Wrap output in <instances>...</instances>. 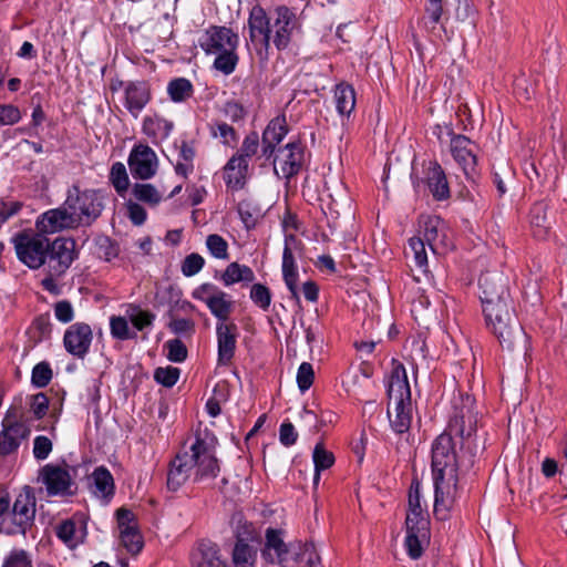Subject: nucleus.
<instances>
[{"mask_svg":"<svg viewBox=\"0 0 567 567\" xmlns=\"http://www.w3.org/2000/svg\"><path fill=\"white\" fill-rule=\"evenodd\" d=\"M423 173L424 178L414 182V186L419 187L421 183H425L434 199H447L450 197V187L442 166L436 161L424 162Z\"/></svg>","mask_w":567,"mask_h":567,"instance_id":"nucleus-21","label":"nucleus"},{"mask_svg":"<svg viewBox=\"0 0 567 567\" xmlns=\"http://www.w3.org/2000/svg\"><path fill=\"white\" fill-rule=\"evenodd\" d=\"M315 372L309 362H302L297 372V384L301 392H306L313 383Z\"/></svg>","mask_w":567,"mask_h":567,"instance_id":"nucleus-60","label":"nucleus"},{"mask_svg":"<svg viewBox=\"0 0 567 567\" xmlns=\"http://www.w3.org/2000/svg\"><path fill=\"white\" fill-rule=\"evenodd\" d=\"M167 359L175 363H182L187 358V348L181 339H172L165 342Z\"/></svg>","mask_w":567,"mask_h":567,"instance_id":"nucleus-54","label":"nucleus"},{"mask_svg":"<svg viewBox=\"0 0 567 567\" xmlns=\"http://www.w3.org/2000/svg\"><path fill=\"white\" fill-rule=\"evenodd\" d=\"M214 54L216 55V58L214 60L213 66L217 71L221 72L225 75H229L236 70V66L239 61L237 49H229Z\"/></svg>","mask_w":567,"mask_h":567,"instance_id":"nucleus-40","label":"nucleus"},{"mask_svg":"<svg viewBox=\"0 0 567 567\" xmlns=\"http://www.w3.org/2000/svg\"><path fill=\"white\" fill-rule=\"evenodd\" d=\"M128 165L134 177L148 179L156 173L157 157L150 146L138 145L132 150Z\"/></svg>","mask_w":567,"mask_h":567,"instance_id":"nucleus-22","label":"nucleus"},{"mask_svg":"<svg viewBox=\"0 0 567 567\" xmlns=\"http://www.w3.org/2000/svg\"><path fill=\"white\" fill-rule=\"evenodd\" d=\"M76 218L71 214L65 202L58 208L47 210L38 219V234H54L66 229H76Z\"/></svg>","mask_w":567,"mask_h":567,"instance_id":"nucleus-18","label":"nucleus"},{"mask_svg":"<svg viewBox=\"0 0 567 567\" xmlns=\"http://www.w3.org/2000/svg\"><path fill=\"white\" fill-rule=\"evenodd\" d=\"M423 236V240L435 255H445L454 247L444 220L437 216H429L424 220Z\"/></svg>","mask_w":567,"mask_h":567,"instance_id":"nucleus-15","label":"nucleus"},{"mask_svg":"<svg viewBox=\"0 0 567 567\" xmlns=\"http://www.w3.org/2000/svg\"><path fill=\"white\" fill-rule=\"evenodd\" d=\"M166 316L168 318L167 328L172 333L179 337H192L195 333L196 323L193 319L178 318L174 313V309H168Z\"/></svg>","mask_w":567,"mask_h":567,"instance_id":"nucleus-37","label":"nucleus"},{"mask_svg":"<svg viewBox=\"0 0 567 567\" xmlns=\"http://www.w3.org/2000/svg\"><path fill=\"white\" fill-rule=\"evenodd\" d=\"M123 86V105L137 118L152 100L151 86L146 81L121 82Z\"/></svg>","mask_w":567,"mask_h":567,"instance_id":"nucleus-16","label":"nucleus"},{"mask_svg":"<svg viewBox=\"0 0 567 567\" xmlns=\"http://www.w3.org/2000/svg\"><path fill=\"white\" fill-rule=\"evenodd\" d=\"M28 420L22 410H16L3 419L0 432V455L12 453L29 436L31 427L27 424Z\"/></svg>","mask_w":567,"mask_h":567,"instance_id":"nucleus-7","label":"nucleus"},{"mask_svg":"<svg viewBox=\"0 0 567 567\" xmlns=\"http://www.w3.org/2000/svg\"><path fill=\"white\" fill-rule=\"evenodd\" d=\"M509 302L511 298L494 301L482 307L487 328L497 338L503 348L513 350L515 344L524 339L525 333L509 309Z\"/></svg>","mask_w":567,"mask_h":567,"instance_id":"nucleus-4","label":"nucleus"},{"mask_svg":"<svg viewBox=\"0 0 567 567\" xmlns=\"http://www.w3.org/2000/svg\"><path fill=\"white\" fill-rule=\"evenodd\" d=\"M290 241H296L295 235H288L285 238V248L282 252V277L288 290L291 293V298L297 303H299L300 297L297 288L299 274L292 250L289 247Z\"/></svg>","mask_w":567,"mask_h":567,"instance_id":"nucleus-25","label":"nucleus"},{"mask_svg":"<svg viewBox=\"0 0 567 567\" xmlns=\"http://www.w3.org/2000/svg\"><path fill=\"white\" fill-rule=\"evenodd\" d=\"M2 567H32V561L23 550L13 551L6 558Z\"/></svg>","mask_w":567,"mask_h":567,"instance_id":"nucleus-64","label":"nucleus"},{"mask_svg":"<svg viewBox=\"0 0 567 567\" xmlns=\"http://www.w3.org/2000/svg\"><path fill=\"white\" fill-rule=\"evenodd\" d=\"M173 127L174 124L172 121L158 115L146 116L143 120V133L154 140L167 138Z\"/></svg>","mask_w":567,"mask_h":567,"instance_id":"nucleus-31","label":"nucleus"},{"mask_svg":"<svg viewBox=\"0 0 567 567\" xmlns=\"http://www.w3.org/2000/svg\"><path fill=\"white\" fill-rule=\"evenodd\" d=\"M239 217L247 229L254 228L260 216L259 209L250 202L241 200L237 207Z\"/></svg>","mask_w":567,"mask_h":567,"instance_id":"nucleus-47","label":"nucleus"},{"mask_svg":"<svg viewBox=\"0 0 567 567\" xmlns=\"http://www.w3.org/2000/svg\"><path fill=\"white\" fill-rule=\"evenodd\" d=\"M196 152L192 143L183 141L179 146L175 172L182 177H187L194 171V158Z\"/></svg>","mask_w":567,"mask_h":567,"instance_id":"nucleus-34","label":"nucleus"},{"mask_svg":"<svg viewBox=\"0 0 567 567\" xmlns=\"http://www.w3.org/2000/svg\"><path fill=\"white\" fill-rule=\"evenodd\" d=\"M429 535H421L412 532H406L405 547L410 558L419 559L423 554L422 543Z\"/></svg>","mask_w":567,"mask_h":567,"instance_id":"nucleus-55","label":"nucleus"},{"mask_svg":"<svg viewBox=\"0 0 567 567\" xmlns=\"http://www.w3.org/2000/svg\"><path fill=\"white\" fill-rule=\"evenodd\" d=\"M56 536L69 547H75V523L71 519L62 522L56 527Z\"/></svg>","mask_w":567,"mask_h":567,"instance_id":"nucleus-61","label":"nucleus"},{"mask_svg":"<svg viewBox=\"0 0 567 567\" xmlns=\"http://www.w3.org/2000/svg\"><path fill=\"white\" fill-rule=\"evenodd\" d=\"M406 532L429 535V520L425 513L409 512L405 519Z\"/></svg>","mask_w":567,"mask_h":567,"instance_id":"nucleus-48","label":"nucleus"},{"mask_svg":"<svg viewBox=\"0 0 567 567\" xmlns=\"http://www.w3.org/2000/svg\"><path fill=\"white\" fill-rule=\"evenodd\" d=\"M93 493L101 498H109L114 495V480L112 474L104 466L94 470L92 474Z\"/></svg>","mask_w":567,"mask_h":567,"instance_id":"nucleus-33","label":"nucleus"},{"mask_svg":"<svg viewBox=\"0 0 567 567\" xmlns=\"http://www.w3.org/2000/svg\"><path fill=\"white\" fill-rule=\"evenodd\" d=\"M54 316L61 323H70L74 319V309L69 300H60L54 307Z\"/></svg>","mask_w":567,"mask_h":567,"instance_id":"nucleus-62","label":"nucleus"},{"mask_svg":"<svg viewBox=\"0 0 567 567\" xmlns=\"http://www.w3.org/2000/svg\"><path fill=\"white\" fill-rule=\"evenodd\" d=\"M530 226L534 229V235L538 238L545 237L550 224L547 218L546 205L543 203H536L529 212Z\"/></svg>","mask_w":567,"mask_h":567,"instance_id":"nucleus-35","label":"nucleus"},{"mask_svg":"<svg viewBox=\"0 0 567 567\" xmlns=\"http://www.w3.org/2000/svg\"><path fill=\"white\" fill-rule=\"evenodd\" d=\"M255 278V272L250 267L236 261L230 262L220 276V280L226 287L238 282H252Z\"/></svg>","mask_w":567,"mask_h":567,"instance_id":"nucleus-30","label":"nucleus"},{"mask_svg":"<svg viewBox=\"0 0 567 567\" xmlns=\"http://www.w3.org/2000/svg\"><path fill=\"white\" fill-rule=\"evenodd\" d=\"M388 416L392 430L398 434L409 431L412 422L411 389L405 368L393 365L388 384Z\"/></svg>","mask_w":567,"mask_h":567,"instance_id":"nucleus-3","label":"nucleus"},{"mask_svg":"<svg viewBox=\"0 0 567 567\" xmlns=\"http://www.w3.org/2000/svg\"><path fill=\"white\" fill-rule=\"evenodd\" d=\"M206 306L212 315L217 318L218 322H227L233 311V301L226 292L217 298L210 299Z\"/></svg>","mask_w":567,"mask_h":567,"instance_id":"nucleus-39","label":"nucleus"},{"mask_svg":"<svg viewBox=\"0 0 567 567\" xmlns=\"http://www.w3.org/2000/svg\"><path fill=\"white\" fill-rule=\"evenodd\" d=\"M116 519L120 533L136 528L135 515L127 508H118L116 511Z\"/></svg>","mask_w":567,"mask_h":567,"instance_id":"nucleus-63","label":"nucleus"},{"mask_svg":"<svg viewBox=\"0 0 567 567\" xmlns=\"http://www.w3.org/2000/svg\"><path fill=\"white\" fill-rule=\"evenodd\" d=\"M110 331L114 339L128 340L135 337L128 327V321L125 317L112 316L110 318Z\"/></svg>","mask_w":567,"mask_h":567,"instance_id":"nucleus-46","label":"nucleus"},{"mask_svg":"<svg viewBox=\"0 0 567 567\" xmlns=\"http://www.w3.org/2000/svg\"><path fill=\"white\" fill-rule=\"evenodd\" d=\"M288 132L289 127L284 114L274 117L267 124L261 136V154L266 159L272 158L276 146L280 144Z\"/></svg>","mask_w":567,"mask_h":567,"instance_id":"nucleus-23","label":"nucleus"},{"mask_svg":"<svg viewBox=\"0 0 567 567\" xmlns=\"http://www.w3.org/2000/svg\"><path fill=\"white\" fill-rule=\"evenodd\" d=\"M251 301L262 310H268L271 303V292L262 284H255L250 289Z\"/></svg>","mask_w":567,"mask_h":567,"instance_id":"nucleus-53","label":"nucleus"},{"mask_svg":"<svg viewBox=\"0 0 567 567\" xmlns=\"http://www.w3.org/2000/svg\"><path fill=\"white\" fill-rule=\"evenodd\" d=\"M133 195L140 202L157 205L162 200L161 193L152 184H135Z\"/></svg>","mask_w":567,"mask_h":567,"instance_id":"nucleus-44","label":"nucleus"},{"mask_svg":"<svg viewBox=\"0 0 567 567\" xmlns=\"http://www.w3.org/2000/svg\"><path fill=\"white\" fill-rule=\"evenodd\" d=\"M266 542L262 549V556L271 564H279L282 567H296V561L291 563L293 546L287 545L282 538V532L275 528H267L265 535Z\"/></svg>","mask_w":567,"mask_h":567,"instance_id":"nucleus-14","label":"nucleus"},{"mask_svg":"<svg viewBox=\"0 0 567 567\" xmlns=\"http://www.w3.org/2000/svg\"><path fill=\"white\" fill-rule=\"evenodd\" d=\"M43 243L38 238V268L47 265L52 276H62L78 257L75 240L58 237L45 246Z\"/></svg>","mask_w":567,"mask_h":567,"instance_id":"nucleus-5","label":"nucleus"},{"mask_svg":"<svg viewBox=\"0 0 567 567\" xmlns=\"http://www.w3.org/2000/svg\"><path fill=\"white\" fill-rule=\"evenodd\" d=\"M121 544L130 551L131 554H137L143 547L142 536L136 528L130 529L127 532L120 533Z\"/></svg>","mask_w":567,"mask_h":567,"instance_id":"nucleus-56","label":"nucleus"},{"mask_svg":"<svg viewBox=\"0 0 567 567\" xmlns=\"http://www.w3.org/2000/svg\"><path fill=\"white\" fill-rule=\"evenodd\" d=\"M65 205L76 218V225L90 226L102 214L104 208L103 195L95 189H80L73 185L68 189Z\"/></svg>","mask_w":567,"mask_h":567,"instance_id":"nucleus-6","label":"nucleus"},{"mask_svg":"<svg viewBox=\"0 0 567 567\" xmlns=\"http://www.w3.org/2000/svg\"><path fill=\"white\" fill-rule=\"evenodd\" d=\"M312 460L316 471L313 483L317 484L320 480V472L330 468L334 464V455L322 443H318L313 449Z\"/></svg>","mask_w":567,"mask_h":567,"instance_id":"nucleus-38","label":"nucleus"},{"mask_svg":"<svg viewBox=\"0 0 567 567\" xmlns=\"http://www.w3.org/2000/svg\"><path fill=\"white\" fill-rule=\"evenodd\" d=\"M52 416L54 420L51 422L50 426L48 425V429L50 430L51 433V437L38 435V461L48 458L53 449V440L56 437V434L54 432V424L56 423L58 420L56 410H54Z\"/></svg>","mask_w":567,"mask_h":567,"instance_id":"nucleus-45","label":"nucleus"},{"mask_svg":"<svg viewBox=\"0 0 567 567\" xmlns=\"http://www.w3.org/2000/svg\"><path fill=\"white\" fill-rule=\"evenodd\" d=\"M17 256L29 268H35V231L25 229L18 233L12 239Z\"/></svg>","mask_w":567,"mask_h":567,"instance_id":"nucleus-26","label":"nucleus"},{"mask_svg":"<svg viewBox=\"0 0 567 567\" xmlns=\"http://www.w3.org/2000/svg\"><path fill=\"white\" fill-rule=\"evenodd\" d=\"M256 560V548L244 543L241 533L237 530V540L231 551L233 567H255Z\"/></svg>","mask_w":567,"mask_h":567,"instance_id":"nucleus-29","label":"nucleus"},{"mask_svg":"<svg viewBox=\"0 0 567 567\" xmlns=\"http://www.w3.org/2000/svg\"><path fill=\"white\" fill-rule=\"evenodd\" d=\"M409 248L413 252L415 266L426 271L427 255L425 250V241L420 237H412L409 240Z\"/></svg>","mask_w":567,"mask_h":567,"instance_id":"nucleus-51","label":"nucleus"},{"mask_svg":"<svg viewBox=\"0 0 567 567\" xmlns=\"http://www.w3.org/2000/svg\"><path fill=\"white\" fill-rule=\"evenodd\" d=\"M167 93L175 103L185 102L194 93L192 82L186 78H176L168 82Z\"/></svg>","mask_w":567,"mask_h":567,"instance_id":"nucleus-36","label":"nucleus"},{"mask_svg":"<svg viewBox=\"0 0 567 567\" xmlns=\"http://www.w3.org/2000/svg\"><path fill=\"white\" fill-rule=\"evenodd\" d=\"M200 48L207 53H219L229 49H238L239 37L225 25H210L199 39Z\"/></svg>","mask_w":567,"mask_h":567,"instance_id":"nucleus-13","label":"nucleus"},{"mask_svg":"<svg viewBox=\"0 0 567 567\" xmlns=\"http://www.w3.org/2000/svg\"><path fill=\"white\" fill-rule=\"evenodd\" d=\"M259 148V135L257 132H250L247 134L241 143V146L237 154L234 157H240L245 159V162L249 163V158H251Z\"/></svg>","mask_w":567,"mask_h":567,"instance_id":"nucleus-49","label":"nucleus"},{"mask_svg":"<svg viewBox=\"0 0 567 567\" xmlns=\"http://www.w3.org/2000/svg\"><path fill=\"white\" fill-rule=\"evenodd\" d=\"M336 107L340 115L349 116L355 106V91L352 85L340 83L334 89Z\"/></svg>","mask_w":567,"mask_h":567,"instance_id":"nucleus-32","label":"nucleus"},{"mask_svg":"<svg viewBox=\"0 0 567 567\" xmlns=\"http://www.w3.org/2000/svg\"><path fill=\"white\" fill-rule=\"evenodd\" d=\"M212 134L228 146H231L237 142V133L235 128L225 122H217L212 125Z\"/></svg>","mask_w":567,"mask_h":567,"instance_id":"nucleus-52","label":"nucleus"},{"mask_svg":"<svg viewBox=\"0 0 567 567\" xmlns=\"http://www.w3.org/2000/svg\"><path fill=\"white\" fill-rule=\"evenodd\" d=\"M219 473V464L212 444L196 436L189 451L179 452L169 462L166 486L171 492H177L188 480L194 482L213 480Z\"/></svg>","mask_w":567,"mask_h":567,"instance_id":"nucleus-2","label":"nucleus"},{"mask_svg":"<svg viewBox=\"0 0 567 567\" xmlns=\"http://www.w3.org/2000/svg\"><path fill=\"white\" fill-rule=\"evenodd\" d=\"M450 150L454 161L463 169L465 176L470 179H474L477 173V158L472 141L465 135L452 133Z\"/></svg>","mask_w":567,"mask_h":567,"instance_id":"nucleus-17","label":"nucleus"},{"mask_svg":"<svg viewBox=\"0 0 567 567\" xmlns=\"http://www.w3.org/2000/svg\"><path fill=\"white\" fill-rule=\"evenodd\" d=\"M110 181L114 186L115 190L122 195L128 188L130 181L126 172V167L121 162H115L110 172Z\"/></svg>","mask_w":567,"mask_h":567,"instance_id":"nucleus-43","label":"nucleus"},{"mask_svg":"<svg viewBox=\"0 0 567 567\" xmlns=\"http://www.w3.org/2000/svg\"><path fill=\"white\" fill-rule=\"evenodd\" d=\"M35 516V496L31 486H24L17 496L12 508V526L1 527L7 534H25L32 527Z\"/></svg>","mask_w":567,"mask_h":567,"instance_id":"nucleus-9","label":"nucleus"},{"mask_svg":"<svg viewBox=\"0 0 567 567\" xmlns=\"http://www.w3.org/2000/svg\"><path fill=\"white\" fill-rule=\"evenodd\" d=\"M272 157L275 173L288 179L297 175L303 165V146L300 141L290 142Z\"/></svg>","mask_w":567,"mask_h":567,"instance_id":"nucleus-10","label":"nucleus"},{"mask_svg":"<svg viewBox=\"0 0 567 567\" xmlns=\"http://www.w3.org/2000/svg\"><path fill=\"white\" fill-rule=\"evenodd\" d=\"M272 11L267 13L266 10L256 4L251 8L248 18V30L251 43L256 48L268 51L271 41Z\"/></svg>","mask_w":567,"mask_h":567,"instance_id":"nucleus-12","label":"nucleus"},{"mask_svg":"<svg viewBox=\"0 0 567 567\" xmlns=\"http://www.w3.org/2000/svg\"><path fill=\"white\" fill-rule=\"evenodd\" d=\"M205 265V259L196 252L189 254L182 262V272L186 277L198 274Z\"/></svg>","mask_w":567,"mask_h":567,"instance_id":"nucleus-59","label":"nucleus"},{"mask_svg":"<svg viewBox=\"0 0 567 567\" xmlns=\"http://www.w3.org/2000/svg\"><path fill=\"white\" fill-rule=\"evenodd\" d=\"M217 363L221 367L231 364L237 348L238 327L234 322H217Z\"/></svg>","mask_w":567,"mask_h":567,"instance_id":"nucleus-19","label":"nucleus"},{"mask_svg":"<svg viewBox=\"0 0 567 567\" xmlns=\"http://www.w3.org/2000/svg\"><path fill=\"white\" fill-rule=\"evenodd\" d=\"M127 316L134 328L137 329L138 331H142L145 328L151 327L153 324V321L155 320L154 313L147 310H143L135 305L128 306Z\"/></svg>","mask_w":567,"mask_h":567,"instance_id":"nucleus-42","label":"nucleus"},{"mask_svg":"<svg viewBox=\"0 0 567 567\" xmlns=\"http://www.w3.org/2000/svg\"><path fill=\"white\" fill-rule=\"evenodd\" d=\"M471 395L461 398L444 432L432 443L431 467L434 483V515L445 520L460 497L458 472L474 464L477 445V412Z\"/></svg>","mask_w":567,"mask_h":567,"instance_id":"nucleus-1","label":"nucleus"},{"mask_svg":"<svg viewBox=\"0 0 567 567\" xmlns=\"http://www.w3.org/2000/svg\"><path fill=\"white\" fill-rule=\"evenodd\" d=\"M482 306L494 301L509 299V292L504 278L494 272H485L478 279Z\"/></svg>","mask_w":567,"mask_h":567,"instance_id":"nucleus-24","label":"nucleus"},{"mask_svg":"<svg viewBox=\"0 0 567 567\" xmlns=\"http://www.w3.org/2000/svg\"><path fill=\"white\" fill-rule=\"evenodd\" d=\"M190 559L193 567H227L218 546L209 542L200 543Z\"/></svg>","mask_w":567,"mask_h":567,"instance_id":"nucleus-27","label":"nucleus"},{"mask_svg":"<svg viewBox=\"0 0 567 567\" xmlns=\"http://www.w3.org/2000/svg\"><path fill=\"white\" fill-rule=\"evenodd\" d=\"M92 341V328L85 322H74L70 324L63 334V347L65 351L81 360L90 352Z\"/></svg>","mask_w":567,"mask_h":567,"instance_id":"nucleus-11","label":"nucleus"},{"mask_svg":"<svg viewBox=\"0 0 567 567\" xmlns=\"http://www.w3.org/2000/svg\"><path fill=\"white\" fill-rule=\"evenodd\" d=\"M296 27V14L287 7H277L272 11L271 35L272 42L278 50L288 47L291 33Z\"/></svg>","mask_w":567,"mask_h":567,"instance_id":"nucleus-20","label":"nucleus"},{"mask_svg":"<svg viewBox=\"0 0 567 567\" xmlns=\"http://www.w3.org/2000/svg\"><path fill=\"white\" fill-rule=\"evenodd\" d=\"M219 287L212 282H204L192 292V297L196 300L204 302L205 305L209 302L210 299L219 297L224 293Z\"/></svg>","mask_w":567,"mask_h":567,"instance_id":"nucleus-58","label":"nucleus"},{"mask_svg":"<svg viewBox=\"0 0 567 567\" xmlns=\"http://www.w3.org/2000/svg\"><path fill=\"white\" fill-rule=\"evenodd\" d=\"M293 561H296V567H299L300 563H305L307 567H316L320 563V557L315 545L306 543L303 546H299V551H293L291 563Z\"/></svg>","mask_w":567,"mask_h":567,"instance_id":"nucleus-41","label":"nucleus"},{"mask_svg":"<svg viewBox=\"0 0 567 567\" xmlns=\"http://www.w3.org/2000/svg\"><path fill=\"white\" fill-rule=\"evenodd\" d=\"M179 374L178 368L168 365L166 368H157L154 372V379L157 383L172 388L177 383Z\"/></svg>","mask_w":567,"mask_h":567,"instance_id":"nucleus-57","label":"nucleus"},{"mask_svg":"<svg viewBox=\"0 0 567 567\" xmlns=\"http://www.w3.org/2000/svg\"><path fill=\"white\" fill-rule=\"evenodd\" d=\"M248 162L240 157H231L224 167V179L228 188L241 189L245 185Z\"/></svg>","mask_w":567,"mask_h":567,"instance_id":"nucleus-28","label":"nucleus"},{"mask_svg":"<svg viewBox=\"0 0 567 567\" xmlns=\"http://www.w3.org/2000/svg\"><path fill=\"white\" fill-rule=\"evenodd\" d=\"M206 247L213 257L217 259L228 258V244L220 235H208L206 238Z\"/></svg>","mask_w":567,"mask_h":567,"instance_id":"nucleus-50","label":"nucleus"},{"mask_svg":"<svg viewBox=\"0 0 567 567\" xmlns=\"http://www.w3.org/2000/svg\"><path fill=\"white\" fill-rule=\"evenodd\" d=\"M68 467L65 463H49L41 468L40 476L49 496H72L75 494L76 483Z\"/></svg>","mask_w":567,"mask_h":567,"instance_id":"nucleus-8","label":"nucleus"}]
</instances>
